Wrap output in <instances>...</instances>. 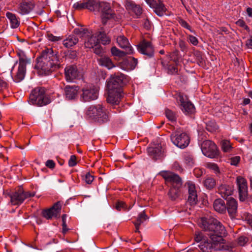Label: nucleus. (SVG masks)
<instances>
[{
  "instance_id": "nucleus-1",
  "label": "nucleus",
  "mask_w": 252,
  "mask_h": 252,
  "mask_svg": "<svg viewBox=\"0 0 252 252\" xmlns=\"http://www.w3.org/2000/svg\"><path fill=\"white\" fill-rule=\"evenodd\" d=\"M58 52L52 48H47L43 50L36 59L35 68L38 70L41 75H49L60 67Z\"/></svg>"
},
{
  "instance_id": "nucleus-2",
  "label": "nucleus",
  "mask_w": 252,
  "mask_h": 252,
  "mask_svg": "<svg viewBox=\"0 0 252 252\" xmlns=\"http://www.w3.org/2000/svg\"><path fill=\"white\" fill-rule=\"evenodd\" d=\"M200 227L206 232L210 239L215 242L225 243L223 239L227 235V231L223 225L215 218H202L199 222Z\"/></svg>"
},
{
  "instance_id": "nucleus-3",
  "label": "nucleus",
  "mask_w": 252,
  "mask_h": 252,
  "mask_svg": "<svg viewBox=\"0 0 252 252\" xmlns=\"http://www.w3.org/2000/svg\"><path fill=\"white\" fill-rule=\"evenodd\" d=\"M125 75L121 73L112 75L107 81L108 90V103L112 105H118L121 101L123 94V87L124 85Z\"/></svg>"
},
{
  "instance_id": "nucleus-4",
  "label": "nucleus",
  "mask_w": 252,
  "mask_h": 252,
  "mask_svg": "<svg viewBox=\"0 0 252 252\" xmlns=\"http://www.w3.org/2000/svg\"><path fill=\"white\" fill-rule=\"evenodd\" d=\"M30 102L33 105L42 106L50 103L51 101L46 94L44 88L37 87L33 90L29 96Z\"/></svg>"
},
{
  "instance_id": "nucleus-5",
  "label": "nucleus",
  "mask_w": 252,
  "mask_h": 252,
  "mask_svg": "<svg viewBox=\"0 0 252 252\" xmlns=\"http://www.w3.org/2000/svg\"><path fill=\"white\" fill-rule=\"evenodd\" d=\"M35 194V192L24 191L23 188L21 187H19L17 190L7 193V195L10 198L11 204L17 206L21 204L26 198L33 197Z\"/></svg>"
},
{
  "instance_id": "nucleus-6",
  "label": "nucleus",
  "mask_w": 252,
  "mask_h": 252,
  "mask_svg": "<svg viewBox=\"0 0 252 252\" xmlns=\"http://www.w3.org/2000/svg\"><path fill=\"white\" fill-rule=\"evenodd\" d=\"M203 154L210 158H215L219 155V150L216 145L209 140H204L201 145Z\"/></svg>"
},
{
  "instance_id": "nucleus-7",
  "label": "nucleus",
  "mask_w": 252,
  "mask_h": 252,
  "mask_svg": "<svg viewBox=\"0 0 252 252\" xmlns=\"http://www.w3.org/2000/svg\"><path fill=\"white\" fill-rule=\"evenodd\" d=\"M64 75L67 81L80 79L83 75V71L75 64L67 65L64 68Z\"/></svg>"
},
{
  "instance_id": "nucleus-8",
  "label": "nucleus",
  "mask_w": 252,
  "mask_h": 252,
  "mask_svg": "<svg viewBox=\"0 0 252 252\" xmlns=\"http://www.w3.org/2000/svg\"><path fill=\"white\" fill-rule=\"evenodd\" d=\"M98 5H99V7L98 10L96 11H101V19L103 25H105L108 20L115 19V14L113 12L112 9H111L109 3L98 2Z\"/></svg>"
},
{
  "instance_id": "nucleus-9",
  "label": "nucleus",
  "mask_w": 252,
  "mask_h": 252,
  "mask_svg": "<svg viewBox=\"0 0 252 252\" xmlns=\"http://www.w3.org/2000/svg\"><path fill=\"white\" fill-rule=\"evenodd\" d=\"M159 174L165 180L166 184H171V187H182V180L178 174L169 171L161 172Z\"/></svg>"
},
{
  "instance_id": "nucleus-10",
  "label": "nucleus",
  "mask_w": 252,
  "mask_h": 252,
  "mask_svg": "<svg viewBox=\"0 0 252 252\" xmlns=\"http://www.w3.org/2000/svg\"><path fill=\"white\" fill-rule=\"evenodd\" d=\"M81 98L84 102H90L96 99L98 96V90L94 86H87L82 89Z\"/></svg>"
},
{
  "instance_id": "nucleus-11",
  "label": "nucleus",
  "mask_w": 252,
  "mask_h": 252,
  "mask_svg": "<svg viewBox=\"0 0 252 252\" xmlns=\"http://www.w3.org/2000/svg\"><path fill=\"white\" fill-rule=\"evenodd\" d=\"M202 252H212L213 250L220 251L223 249V244L215 242L211 239H206L201 242L199 246Z\"/></svg>"
},
{
  "instance_id": "nucleus-12",
  "label": "nucleus",
  "mask_w": 252,
  "mask_h": 252,
  "mask_svg": "<svg viewBox=\"0 0 252 252\" xmlns=\"http://www.w3.org/2000/svg\"><path fill=\"white\" fill-rule=\"evenodd\" d=\"M171 139L175 145L180 148H186L189 143V137L185 132L180 133L178 131L175 132L171 134Z\"/></svg>"
},
{
  "instance_id": "nucleus-13",
  "label": "nucleus",
  "mask_w": 252,
  "mask_h": 252,
  "mask_svg": "<svg viewBox=\"0 0 252 252\" xmlns=\"http://www.w3.org/2000/svg\"><path fill=\"white\" fill-rule=\"evenodd\" d=\"M236 181L238 187L240 200L241 201H249V197L248 194V185L246 180L241 176H238Z\"/></svg>"
},
{
  "instance_id": "nucleus-14",
  "label": "nucleus",
  "mask_w": 252,
  "mask_h": 252,
  "mask_svg": "<svg viewBox=\"0 0 252 252\" xmlns=\"http://www.w3.org/2000/svg\"><path fill=\"white\" fill-rule=\"evenodd\" d=\"M62 209V204L60 201L55 203L53 206L47 209L43 210L42 216L47 220H50L53 217H59Z\"/></svg>"
},
{
  "instance_id": "nucleus-15",
  "label": "nucleus",
  "mask_w": 252,
  "mask_h": 252,
  "mask_svg": "<svg viewBox=\"0 0 252 252\" xmlns=\"http://www.w3.org/2000/svg\"><path fill=\"white\" fill-rule=\"evenodd\" d=\"M138 51L148 57L151 58L154 55V49L150 42L145 40L137 45Z\"/></svg>"
},
{
  "instance_id": "nucleus-16",
  "label": "nucleus",
  "mask_w": 252,
  "mask_h": 252,
  "mask_svg": "<svg viewBox=\"0 0 252 252\" xmlns=\"http://www.w3.org/2000/svg\"><path fill=\"white\" fill-rule=\"evenodd\" d=\"M238 204L237 201L230 197L227 200L226 203V209L227 211L229 216L232 220H234L237 216Z\"/></svg>"
},
{
  "instance_id": "nucleus-17",
  "label": "nucleus",
  "mask_w": 252,
  "mask_h": 252,
  "mask_svg": "<svg viewBox=\"0 0 252 252\" xmlns=\"http://www.w3.org/2000/svg\"><path fill=\"white\" fill-rule=\"evenodd\" d=\"M27 61L24 58L20 57L19 65L18 71L14 78V81L19 82L21 81L25 77L26 71V64Z\"/></svg>"
},
{
  "instance_id": "nucleus-18",
  "label": "nucleus",
  "mask_w": 252,
  "mask_h": 252,
  "mask_svg": "<svg viewBox=\"0 0 252 252\" xmlns=\"http://www.w3.org/2000/svg\"><path fill=\"white\" fill-rule=\"evenodd\" d=\"M188 202L191 206L196 205L198 202V199L194 184L190 183L188 184Z\"/></svg>"
},
{
  "instance_id": "nucleus-19",
  "label": "nucleus",
  "mask_w": 252,
  "mask_h": 252,
  "mask_svg": "<svg viewBox=\"0 0 252 252\" xmlns=\"http://www.w3.org/2000/svg\"><path fill=\"white\" fill-rule=\"evenodd\" d=\"M117 42L120 47L125 49L128 54H133V49L127 38L124 35H120L117 38Z\"/></svg>"
},
{
  "instance_id": "nucleus-20",
  "label": "nucleus",
  "mask_w": 252,
  "mask_h": 252,
  "mask_svg": "<svg viewBox=\"0 0 252 252\" xmlns=\"http://www.w3.org/2000/svg\"><path fill=\"white\" fill-rule=\"evenodd\" d=\"M121 63L124 65V66H122L123 68L127 70H132L134 69L137 65L138 61L137 59H135L134 57H128L124 59Z\"/></svg>"
},
{
  "instance_id": "nucleus-21",
  "label": "nucleus",
  "mask_w": 252,
  "mask_h": 252,
  "mask_svg": "<svg viewBox=\"0 0 252 252\" xmlns=\"http://www.w3.org/2000/svg\"><path fill=\"white\" fill-rule=\"evenodd\" d=\"M125 6L127 9L131 10L137 16H140L142 13V8L133 1L126 0L125 2Z\"/></svg>"
},
{
  "instance_id": "nucleus-22",
  "label": "nucleus",
  "mask_w": 252,
  "mask_h": 252,
  "mask_svg": "<svg viewBox=\"0 0 252 252\" xmlns=\"http://www.w3.org/2000/svg\"><path fill=\"white\" fill-rule=\"evenodd\" d=\"M101 105H91L88 107L86 114L89 118L94 120L95 115H97L98 113L100 112L99 111H101Z\"/></svg>"
},
{
  "instance_id": "nucleus-23",
  "label": "nucleus",
  "mask_w": 252,
  "mask_h": 252,
  "mask_svg": "<svg viewBox=\"0 0 252 252\" xmlns=\"http://www.w3.org/2000/svg\"><path fill=\"white\" fill-rule=\"evenodd\" d=\"M99 64L110 69L115 67V65L111 59L108 56L104 55L97 59Z\"/></svg>"
},
{
  "instance_id": "nucleus-24",
  "label": "nucleus",
  "mask_w": 252,
  "mask_h": 252,
  "mask_svg": "<svg viewBox=\"0 0 252 252\" xmlns=\"http://www.w3.org/2000/svg\"><path fill=\"white\" fill-rule=\"evenodd\" d=\"M77 86H66L64 88L66 97L68 99H73L75 98L78 92Z\"/></svg>"
},
{
  "instance_id": "nucleus-25",
  "label": "nucleus",
  "mask_w": 252,
  "mask_h": 252,
  "mask_svg": "<svg viewBox=\"0 0 252 252\" xmlns=\"http://www.w3.org/2000/svg\"><path fill=\"white\" fill-rule=\"evenodd\" d=\"M214 209L220 213H224L226 211V204L224 201L220 198L216 199L213 204Z\"/></svg>"
},
{
  "instance_id": "nucleus-26",
  "label": "nucleus",
  "mask_w": 252,
  "mask_h": 252,
  "mask_svg": "<svg viewBox=\"0 0 252 252\" xmlns=\"http://www.w3.org/2000/svg\"><path fill=\"white\" fill-rule=\"evenodd\" d=\"M34 7V4L33 3L25 0L20 4L21 13L22 14H28L33 9Z\"/></svg>"
},
{
  "instance_id": "nucleus-27",
  "label": "nucleus",
  "mask_w": 252,
  "mask_h": 252,
  "mask_svg": "<svg viewBox=\"0 0 252 252\" xmlns=\"http://www.w3.org/2000/svg\"><path fill=\"white\" fill-rule=\"evenodd\" d=\"M148 219V217L146 215L145 211H143L138 215L136 221L133 222L136 228L135 232H140L139 229L141 224Z\"/></svg>"
},
{
  "instance_id": "nucleus-28",
  "label": "nucleus",
  "mask_w": 252,
  "mask_h": 252,
  "mask_svg": "<svg viewBox=\"0 0 252 252\" xmlns=\"http://www.w3.org/2000/svg\"><path fill=\"white\" fill-rule=\"evenodd\" d=\"M181 189V187H170L167 193L169 198L172 201L176 200L180 196Z\"/></svg>"
},
{
  "instance_id": "nucleus-29",
  "label": "nucleus",
  "mask_w": 252,
  "mask_h": 252,
  "mask_svg": "<svg viewBox=\"0 0 252 252\" xmlns=\"http://www.w3.org/2000/svg\"><path fill=\"white\" fill-rule=\"evenodd\" d=\"M100 111L97 115H95L94 121L99 124H102L107 122L109 120V118L107 114L104 111L102 107Z\"/></svg>"
},
{
  "instance_id": "nucleus-30",
  "label": "nucleus",
  "mask_w": 252,
  "mask_h": 252,
  "mask_svg": "<svg viewBox=\"0 0 252 252\" xmlns=\"http://www.w3.org/2000/svg\"><path fill=\"white\" fill-rule=\"evenodd\" d=\"M153 8L154 9V12L158 16H163L167 10L164 4L160 0H158V2L156 3V6H155Z\"/></svg>"
},
{
  "instance_id": "nucleus-31",
  "label": "nucleus",
  "mask_w": 252,
  "mask_h": 252,
  "mask_svg": "<svg viewBox=\"0 0 252 252\" xmlns=\"http://www.w3.org/2000/svg\"><path fill=\"white\" fill-rule=\"evenodd\" d=\"M87 40L84 42V45L86 48H94L97 44L99 43L98 38L96 36L92 35L86 37Z\"/></svg>"
},
{
  "instance_id": "nucleus-32",
  "label": "nucleus",
  "mask_w": 252,
  "mask_h": 252,
  "mask_svg": "<svg viewBox=\"0 0 252 252\" xmlns=\"http://www.w3.org/2000/svg\"><path fill=\"white\" fill-rule=\"evenodd\" d=\"M149 155L154 160H157L161 155V150L160 147H149L148 148Z\"/></svg>"
},
{
  "instance_id": "nucleus-33",
  "label": "nucleus",
  "mask_w": 252,
  "mask_h": 252,
  "mask_svg": "<svg viewBox=\"0 0 252 252\" xmlns=\"http://www.w3.org/2000/svg\"><path fill=\"white\" fill-rule=\"evenodd\" d=\"M6 16L9 20L10 26L12 28L15 29L19 27L20 22L18 20L15 14L8 12L6 14Z\"/></svg>"
},
{
  "instance_id": "nucleus-34",
  "label": "nucleus",
  "mask_w": 252,
  "mask_h": 252,
  "mask_svg": "<svg viewBox=\"0 0 252 252\" xmlns=\"http://www.w3.org/2000/svg\"><path fill=\"white\" fill-rule=\"evenodd\" d=\"M73 32L75 35L82 38H86V37H89L91 35L87 29L82 28H75Z\"/></svg>"
},
{
  "instance_id": "nucleus-35",
  "label": "nucleus",
  "mask_w": 252,
  "mask_h": 252,
  "mask_svg": "<svg viewBox=\"0 0 252 252\" xmlns=\"http://www.w3.org/2000/svg\"><path fill=\"white\" fill-rule=\"evenodd\" d=\"M86 9L91 11H96L98 10V1L96 0H84Z\"/></svg>"
},
{
  "instance_id": "nucleus-36",
  "label": "nucleus",
  "mask_w": 252,
  "mask_h": 252,
  "mask_svg": "<svg viewBox=\"0 0 252 252\" xmlns=\"http://www.w3.org/2000/svg\"><path fill=\"white\" fill-rule=\"evenodd\" d=\"M78 42V38L74 34L70 35L65 40H63V44L66 47H70Z\"/></svg>"
},
{
  "instance_id": "nucleus-37",
  "label": "nucleus",
  "mask_w": 252,
  "mask_h": 252,
  "mask_svg": "<svg viewBox=\"0 0 252 252\" xmlns=\"http://www.w3.org/2000/svg\"><path fill=\"white\" fill-rule=\"evenodd\" d=\"M203 184L207 189L211 190L216 187V181L214 178L211 177H208L204 179Z\"/></svg>"
},
{
  "instance_id": "nucleus-38",
  "label": "nucleus",
  "mask_w": 252,
  "mask_h": 252,
  "mask_svg": "<svg viewBox=\"0 0 252 252\" xmlns=\"http://www.w3.org/2000/svg\"><path fill=\"white\" fill-rule=\"evenodd\" d=\"M181 106L182 111L186 114H192L195 111V107L190 101H187Z\"/></svg>"
},
{
  "instance_id": "nucleus-39",
  "label": "nucleus",
  "mask_w": 252,
  "mask_h": 252,
  "mask_svg": "<svg viewBox=\"0 0 252 252\" xmlns=\"http://www.w3.org/2000/svg\"><path fill=\"white\" fill-rule=\"evenodd\" d=\"M220 193L221 194L222 197L229 196L231 194V189L229 186L225 185H221L218 188Z\"/></svg>"
},
{
  "instance_id": "nucleus-40",
  "label": "nucleus",
  "mask_w": 252,
  "mask_h": 252,
  "mask_svg": "<svg viewBox=\"0 0 252 252\" xmlns=\"http://www.w3.org/2000/svg\"><path fill=\"white\" fill-rule=\"evenodd\" d=\"M97 37L104 45L109 44L111 41L110 37L106 35L104 31L99 32ZM98 41L99 42V40Z\"/></svg>"
},
{
  "instance_id": "nucleus-41",
  "label": "nucleus",
  "mask_w": 252,
  "mask_h": 252,
  "mask_svg": "<svg viewBox=\"0 0 252 252\" xmlns=\"http://www.w3.org/2000/svg\"><path fill=\"white\" fill-rule=\"evenodd\" d=\"M111 52L113 56L120 58L124 57L126 54H128L126 50L125 51H121L115 46L111 48Z\"/></svg>"
},
{
  "instance_id": "nucleus-42",
  "label": "nucleus",
  "mask_w": 252,
  "mask_h": 252,
  "mask_svg": "<svg viewBox=\"0 0 252 252\" xmlns=\"http://www.w3.org/2000/svg\"><path fill=\"white\" fill-rule=\"evenodd\" d=\"M168 58L170 61H172L174 62L176 65H177L179 63L180 59L179 52L177 50H175L172 53H170L168 55Z\"/></svg>"
},
{
  "instance_id": "nucleus-43",
  "label": "nucleus",
  "mask_w": 252,
  "mask_h": 252,
  "mask_svg": "<svg viewBox=\"0 0 252 252\" xmlns=\"http://www.w3.org/2000/svg\"><path fill=\"white\" fill-rule=\"evenodd\" d=\"M165 114L167 118L170 121L173 122L176 121V114L169 109H166Z\"/></svg>"
},
{
  "instance_id": "nucleus-44",
  "label": "nucleus",
  "mask_w": 252,
  "mask_h": 252,
  "mask_svg": "<svg viewBox=\"0 0 252 252\" xmlns=\"http://www.w3.org/2000/svg\"><path fill=\"white\" fill-rule=\"evenodd\" d=\"M206 129L209 132H213L216 131L218 126L215 122L210 121L206 124Z\"/></svg>"
},
{
  "instance_id": "nucleus-45",
  "label": "nucleus",
  "mask_w": 252,
  "mask_h": 252,
  "mask_svg": "<svg viewBox=\"0 0 252 252\" xmlns=\"http://www.w3.org/2000/svg\"><path fill=\"white\" fill-rule=\"evenodd\" d=\"M93 49L94 52L99 56V58L101 57L104 56L105 55L104 54V51L102 48L101 47L100 45L98 44H96V46H94V48H92Z\"/></svg>"
},
{
  "instance_id": "nucleus-46",
  "label": "nucleus",
  "mask_w": 252,
  "mask_h": 252,
  "mask_svg": "<svg viewBox=\"0 0 252 252\" xmlns=\"http://www.w3.org/2000/svg\"><path fill=\"white\" fill-rule=\"evenodd\" d=\"M221 149L224 152H228L232 148L229 141L224 140L221 142Z\"/></svg>"
},
{
  "instance_id": "nucleus-47",
  "label": "nucleus",
  "mask_w": 252,
  "mask_h": 252,
  "mask_svg": "<svg viewBox=\"0 0 252 252\" xmlns=\"http://www.w3.org/2000/svg\"><path fill=\"white\" fill-rule=\"evenodd\" d=\"M73 8L78 10H81L84 9H86L84 0L83 1H79L75 3L73 6Z\"/></svg>"
},
{
  "instance_id": "nucleus-48",
  "label": "nucleus",
  "mask_w": 252,
  "mask_h": 252,
  "mask_svg": "<svg viewBox=\"0 0 252 252\" xmlns=\"http://www.w3.org/2000/svg\"><path fill=\"white\" fill-rule=\"evenodd\" d=\"M115 208L118 211H120L121 209H124L125 210H127L129 209L127 208V205H126V203L122 201H118L117 202Z\"/></svg>"
},
{
  "instance_id": "nucleus-49",
  "label": "nucleus",
  "mask_w": 252,
  "mask_h": 252,
  "mask_svg": "<svg viewBox=\"0 0 252 252\" xmlns=\"http://www.w3.org/2000/svg\"><path fill=\"white\" fill-rule=\"evenodd\" d=\"M249 241V238L244 236H240L237 239V243L240 246H245Z\"/></svg>"
},
{
  "instance_id": "nucleus-50",
  "label": "nucleus",
  "mask_w": 252,
  "mask_h": 252,
  "mask_svg": "<svg viewBox=\"0 0 252 252\" xmlns=\"http://www.w3.org/2000/svg\"><path fill=\"white\" fill-rule=\"evenodd\" d=\"M194 239L196 242H199L200 241H203L204 240L206 239V238L201 232H196L195 233Z\"/></svg>"
},
{
  "instance_id": "nucleus-51",
  "label": "nucleus",
  "mask_w": 252,
  "mask_h": 252,
  "mask_svg": "<svg viewBox=\"0 0 252 252\" xmlns=\"http://www.w3.org/2000/svg\"><path fill=\"white\" fill-rule=\"evenodd\" d=\"M176 65V64L174 65H172L171 64H168V73L171 74L177 73L178 68Z\"/></svg>"
},
{
  "instance_id": "nucleus-52",
  "label": "nucleus",
  "mask_w": 252,
  "mask_h": 252,
  "mask_svg": "<svg viewBox=\"0 0 252 252\" xmlns=\"http://www.w3.org/2000/svg\"><path fill=\"white\" fill-rule=\"evenodd\" d=\"M66 214L63 215V216L62 217V221H63V224H62L63 233V234H65L68 230V229L67 228V225L66 223Z\"/></svg>"
},
{
  "instance_id": "nucleus-53",
  "label": "nucleus",
  "mask_w": 252,
  "mask_h": 252,
  "mask_svg": "<svg viewBox=\"0 0 252 252\" xmlns=\"http://www.w3.org/2000/svg\"><path fill=\"white\" fill-rule=\"evenodd\" d=\"M76 157L75 155H72L68 161V165L70 167L74 166L76 165Z\"/></svg>"
},
{
  "instance_id": "nucleus-54",
  "label": "nucleus",
  "mask_w": 252,
  "mask_h": 252,
  "mask_svg": "<svg viewBox=\"0 0 252 252\" xmlns=\"http://www.w3.org/2000/svg\"><path fill=\"white\" fill-rule=\"evenodd\" d=\"M185 159L187 164L191 166L194 163V159L192 156H186L185 157Z\"/></svg>"
},
{
  "instance_id": "nucleus-55",
  "label": "nucleus",
  "mask_w": 252,
  "mask_h": 252,
  "mask_svg": "<svg viewBox=\"0 0 252 252\" xmlns=\"http://www.w3.org/2000/svg\"><path fill=\"white\" fill-rule=\"evenodd\" d=\"M47 37L49 40L53 41V42L58 41L61 39V37L55 36L54 35H53L52 33H48Z\"/></svg>"
},
{
  "instance_id": "nucleus-56",
  "label": "nucleus",
  "mask_w": 252,
  "mask_h": 252,
  "mask_svg": "<svg viewBox=\"0 0 252 252\" xmlns=\"http://www.w3.org/2000/svg\"><path fill=\"white\" fill-rule=\"evenodd\" d=\"M240 158L239 156H236L230 158V163L231 165H237L239 162Z\"/></svg>"
},
{
  "instance_id": "nucleus-57",
  "label": "nucleus",
  "mask_w": 252,
  "mask_h": 252,
  "mask_svg": "<svg viewBox=\"0 0 252 252\" xmlns=\"http://www.w3.org/2000/svg\"><path fill=\"white\" fill-rule=\"evenodd\" d=\"M94 176L91 175L90 173H87L85 176V181L88 184H90L94 180Z\"/></svg>"
},
{
  "instance_id": "nucleus-58",
  "label": "nucleus",
  "mask_w": 252,
  "mask_h": 252,
  "mask_svg": "<svg viewBox=\"0 0 252 252\" xmlns=\"http://www.w3.org/2000/svg\"><path fill=\"white\" fill-rule=\"evenodd\" d=\"M67 56L68 58L70 59H75L77 57V53L76 51L72 50L68 52Z\"/></svg>"
},
{
  "instance_id": "nucleus-59",
  "label": "nucleus",
  "mask_w": 252,
  "mask_h": 252,
  "mask_svg": "<svg viewBox=\"0 0 252 252\" xmlns=\"http://www.w3.org/2000/svg\"><path fill=\"white\" fill-rule=\"evenodd\" d=\"M46 166L50 168L53 169L55 166V163L53 160L49 159L46 162Z\"/></svg>"
},
{
  "instance_id": "nucleus-60",
  "label": "nucleus",
  "mask_w": 252,
  "mask_h": 252,
  "mask_svg": "<svg viewBox=\"0 0 252 252\" xmlns=\"http://www.w3.org/2000/svg\"><path fill=\"white\" fill-rule=\"evenodd\" d=\"M179 23L181 24V25L182 27H184V28H186V29L191 31V27H190V26L187 23V22L186 21H185V20H184L183 19H181L179 21Z\"/></svg>"
},
{
  "instance_id": "nucleus-61",
  "label": "nucleus",
  "mask_w": 252,
  "mask_h": 252,
  "mask_svg": "<svg viewBox=\"0 0 252 252\" xmlns=\"http://www.w3.org/2000/svg\"><path fill=\"white\" fill-rule=\"evenodd\" d=\"M177 100L179 101L181 103V105L182 106L184 103H186L187 101H186V99L184 98L183 95L181 94H179L178 95L177 97Z\"/></svg>"
},
{
  "instance_id": "nucleus-62",
  "label": "nucleus",
  "mask_w": 252,
  "mask_h": 252,
  "mask_svg": "<svg viewBox=\"0 0 252 252\" xmlns=\"http://www.w3.org/2000/svg\"><path fill=\"white\" fill-rule=\"evenodd\" d=\"M146 2L148 4L150 5L151 8H153L155 6H156V3L158 1L155 0H145Z\"/></svg>"
},
{
  "instance_id": "nucleus-63",
  "label": "nucleus",
  "mask_w": 252,
  "mask_h": 252,
  "mask_svg": "<svg viewBox=\"0 0 252 252\" xmlns=\"http://www.w3.org/2000/svg\"><path fill=\"white\" fill-rule=\"evenodd\" d=\"M189 39L190 42L193 45H196L198 43V40L197 39L192 35H189Z\"/></svg>"
},
{
  "instance_id": "nucleus-64",
  "label": "nucleus",
  "mask_w": 252,
  "mask_h": 252,
  "mask_svg": "<svg viewBox=\"0 0 252 252\" xmlns=\"http://www.w3.org/2000/svg\"><path fill=\"white\" fill-rule=\"evenodd\" d=\"M246 45L248 48L252 49V35L251 36L249 39L247 40Z\"/></svg>"
}]
</instances>
